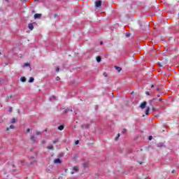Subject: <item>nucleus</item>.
Masks as SVG:
<instances>
[{"instance_id":"nucleus-36","label":"nucleus","mask_w":179,"mask_h":179,"mask_svg":"<svg viewBox=\"0 0 179 179\" xmlns=\"http://www.w3.org/2000/svg\"><path fill=\"white\" fill-rule=\"evenodd\" d=\"M65 173H67L68 172V169H65Z\"/></svg>"},{"instance_id":"nucleus-18","label":"nucleus","mask_w":179,"mask_h":179,"mask_svg":"<svg viewBox=\"0 0 179 179\" xmlns=\"http://www.w3.org/2000/svg\"><path fill=\"white\" fill-rule=\"evenodd\" d=\"M33 82H34V78H32V77L29 78V83H33Z\"/></svg>"},{"instance_id":"nucleus-23","label":"nucleus","mask_w":179,"mask_h":179,"mask_svg":"<svg viewBox=\"0 0 179 179\" xmlns=\"http://www.w3.org/2000/svg\"><path fill=\"white\" fill-rule=\"evenodd\" d=\"M24 66H30V64H29V63H25V64H24Z\"/></svg>"},{"instance_id":"nucleus-14","label":"nucleus","mask_w":179,"mask_h":179,"mask_svg":"<svg viewBox=\"0 0 179 179\" xmlns=\"http://www.w3.org/2000/svg\"><path fill=\"white\" fill-rule=\"evenodd\" d=\"M115 69H116V71H117V72H121V71H122V69H121V67H118L117 66H115Z\"/></svg>"},{"instance_id":"nucleus-26","label":"nucleus","mask_w":179,"mask_h":179,"mask_svg":"<svg viewBox=\"0 0 179 179\" xmlns=\"http://www.w3.org/2000/svg\"><path fill=\"white\" fill-rule=\"evenodd\" d=\"M103 76H105V78H107V76H108V75L107 74V73H103Z\"/></svg>"},{"instance_id":"nucleus-30","label":"nucleus","mask_w":179,"mask_h":179,"mask_svg":"<svg viewBox=\"0 0 179 179\" xmlns=\"http://www.w3.org/2000/svg\"><path fill=\"white\" fill-rule=\"evenodd\" d=\"M8 111H9L10 113H12V107H10V108H9Z\"/></svg>"},{"instance_id":"nucleus-25","label":"nucleus","mask_w":179,"mask_h":179,"mask_svg":"<svg viewBox=\"0 0 179 179\" xmlns=\"http://www.w3.org/2000/svg\"><path fill=\"white\" fill-rule=\"evenodd\" d=\"M119 136H120V134H117V136L115 137V141H118V137H119Z\"/></svg>"},{"instance_id":"nucleus-39","label":"nucleus","mask_w":179,"mask_h":179,"mask_svg":"<svg viewBox=\"0 0 179 179\" xmlns=\"http://www.w3.org/2000/svg\"><path fill=\"white\" fill-rule=\"evenodd\" d=\"M127 37H129V35H127Z\"/></svg>"},{"instance_id":"nucleus-34","label":"nucleus","mask_w":179,"mask_h":179,"mask_svg":"<svg viewBox=\"0 0 179 179\" xmlns=\"http://www.w3.org/2000/svg\"><path fill=\"white\" fill-rule=\"evenodd\" d=\"M27 132L29 134V132H30V129H27Z\"/></svg>"},{"instance_id":"nucleus-29","label":"nucleus","mask_w":179,"mask_h":179,"mask_svg":"<svg viewBox=\"0 0 179 179\" xmlns=\"http://www.w3.org/2000/svg\"><path fill=\"white\" fill-rule=\"evenodd\" d=\"M123 134H125V132H127V129H124L122 131Z\"/></svg>"},{"instance_id":"nucleus-17","label":"nucleus","mask_w":179,"mask_h":179,"mask_svg":"<svg viewBox=\"0 0 179 179\" xmlns=\"http://www.w3.org/2000/svg\"><path fill=\"white\" fill-rule=\"evenodd\" d=\"M166 64H167V62H162L159 63L158 65H159V66H163Z\"/></svg>"},{"instance_id":"nucleus-41","label":"nucleus","mask_w":179,"mask_h":179,"mask_svg":"<svg viewBox=\"0 0 179 179\" xmlns=\"http://www.w3.org/2000/svg\"><path fill=\"white\" fill-rule=\"evenodd\" d=\"M172 173H174V171H173Z\"/></svg>"},{"instance_id":"nucleus-27","label":"nucleus","mask_w":179,"mask_h":179,"mask_svg":"<svg viewBox=\"0 0 179 179\" xmlns=\"http://www.w3.org/2000/svg\"><path fill=\"white\" fill-rule=\"evenodd\" d=\"M152 138H153V137H152V136H150L148 137L149 141H152Z\"/></svg>"},{"instance_id":"nucleus-5","label":"nucleus","mask_w":179,"mask_h":179,"mask_svg":"<svg viewBox=\"0 0 179 179\" xmlns=\"http://www.w3.org/2000/svg\"><path fill=\"white\" fill-rule=\"evenodd\" d=\"M95 6L96 8H100L101 6V1H97L95 2Z\"/></svg>"},{"instance_id":"nucleus-35","label":"nucleus","mask_w":179,"mask_h":179,"mask_svg":"<svg viewBox=\"0 0 179 179\" xmlns=\"http://www.w3.org/2000/svg\"><path fill=\"white\" fill-rule=\"evenodd\" d=\"M162 100H163V99H162V98L159 99V101H162Z\"/></svg>"},{"instance_id":"nucleus-16","label":"nucleus","mask_w":179,"mask_h":179,"mask_svg":"<svg viewBox=\"0 0 179 179\" xmlns=\"http://www.w3.org/2000/svg\"><path fill=\"white\" fill-rule=\"evenodd\" d=\"M157 148H163L164 146V144L163 143H159L157 145Z\"/></svg>"},{"instance_id":"nucleus-19","label":"nucleus","mask_w":179,"mask_h":179,"mask_svg":"<svg viewBox=\"0 0 179 179\" xmlns=\"http://www.w3.org/2000/svg\"><path fill=\"white\" fill-rule=\"evenodd\" d=\"M96 61L97 62H101V57L100 56L96 57Z\"/></svg>"},{"instance_id":"nucleus-2","label":"nucleus","mask_w":179,"mask_h":179,"mask_svg":"<svg viewBox=\"0 0 179 179\" xmlns=\"http://www.w3.org/2000/svg\"><path fill=\"white\" fill-rule=\"evenodd\" d=\"M146 104H148V102L143 101V103H141L140 108H141V110H143V108H146Z\"/></svg>"},{"instance_id":"nucleus-37","label":"nucleus","mask_w":179,"mask_h":179,"mask_svg":"<svg viewBox=\"0 0 179 179\" xmlns=\"http://www.w3.org/2000/svg\"><path fill=\"white\" fill-rule=\"evenodd\" d=\"M151 87H152V88L155 87V85H152L151 86Z\"/></svg>"},{"instance_id":"nucleus-15","label":"nucleus","mask_w":179,"mask_h":179,"mask_svg":"<svg viewBox=\"0 0 179 179\" xmlns=\"http://www.w3.org/2000/svg\"><path fill=\"white\" fill-rule=\"evenodd\" d=\"M10 124H15L16 122V119L15 117H13L10 121Z\"/></svg>"},{"instance_id":"nucleus-8","label":"nucleus","mask_w":179,"mask_h":179,"mask_svg":"<svg viewBox=\"0 0 179 179\" xmlns=\"http://www.w3.org/2000/svg\"><path fill=\"white\" fill-rule=\"evenodd\" d=\"M9 129H15V126L13 124H11L10 127H7L6 129V131H9Z\"/></svg>"},{"instance_id":"nucleus-4","label":"nucleus","mask_w":179,"mask_h":179,"mask_svg":"<svg viewBox=\"0 0 179 179\" xmlns=\"http://www.w3.org/2000/svg\"><path fill=\"white\" fill-rule=\"evenodd\" d=\"M81 128H82V129H87L90 128V124H83V125H81Z\"/></svg>"},{"instance_id":"nucleus-6","label":"nucleus","mask_w":179,"mask_h":179,"mask_svg":"<svg viewBox=\"0 0 179 179\" xmlns=\"http://www.w3.org/2000/svg\"><path fill=\"white\" fill-rule=\"evenodd\" d=\"M34 19H40L41 17V14L36 13L34 15Z\"/></svg>"},{"instance_id":"nucleus-31","label":"nucleus","mask_w":179,"mask_h":179,"mask_svg":"<svg viewBox=\"0 0 179 179\" xmlns=\"http://www.w3.org/2000/svg\"><path fill=\"white\" fill-rule=\"evenodd\" d=\"M75 145H79V141H76L75 142Z\"/></svg>"},{"instance_id":"nucleus-28","label":"nucleus","mask_w":179,"mask_h":179,"mask_svg":"<svg viewBox=\"0 0 179 179\" xmlns=\"http://www.w3.org/2000/svg\"><path fill=\"white\" fill-rule=\"evenodd\" d=\"M145 94H147V96H150V92H146Z\"/></svg>"},{"instance_id":"nucleus-21","label":"nucleus","mask_w":179,"mask_h":179,"mask_svg":"<svg viewBox=\"0 0 179 179\" xmlns=\"http://www.w3.org/2000/svg\"><path fill=\"white\" fill-rule=\"evenodd\" d=\"M41 134H43L41 131H36V135H37V136L41 135Z\"/></svg>"},{"instance_id":"nucleus-32","label":"nucleus","mask_w":179,"mask_h":179,"mask_svg":"<svg viewBox=\"0 0 179 179\" xmlns=\"http://www.w3.org/2000/svg\"><path fill=\"white\" fill-rule=\"evenodd\" d=\"M56 71L57 72H59V67H57Z\"/></svg>"},{"instance_id":"nucleus-11","label":"nucleus","mask_w":179,"mask_h":179,"mask_svg":"<svg viewBox=\"0 0 179 179\" xmlns=\"http://www.w3.org/2000/svg\"><path fill=\"white\" fill-rule=\"evenodd\" d=\"M156 99H157V98H153L152 99L149 101L150 106H153V101H155V100H156Z\"/></svg>"},{"instance_id":"nucleus-22","label":"nucleus","mask_w":179,"mask_h":179,"mask_svg":"<svg viewBox=\"0 0 179 179\" xmlns=\"http://www.w3.org/2000/svg\"><path fill=\"white\" fill-rule=\"evenodd\" d=\"M20 163L21 166H23V164H24V161L21 160V161L20 162Z\"/></svg>"},{"instance_id":"nucleus-10","label":"nucleus","mask_w":179,"mask_h":179,"mask_svg":"<svg viewBox=\"0 0 179 179\" xmlns=\"http://www.w3.org/2000/svg\"><path fill=\"white\" fill-rule=\"evenodd\" d=\"M47 149H48V150H54V145H50L47 147Z\"/></svg>"},{"instance_id":"nucleus-13","label":"nucleus","mask_w":179,"mask_h":179,"mask_svg":"<svg viewBox=\"0 0 179 179\" xmlns=\"http://www.w3.org/2000/svg\"><path fill=\"white\" fill-rule=\"evenodd\" d=\"M28 27H29V30H33L34 29L33 24H29Z\"/></svg>"},{"instance_id":"nucleus-9","label":"nucleus","mask_w":179,"mask_h":179,"mask_svg":"<svg viewBox=\"0 0 179 179\" xmlns=\"http://www.w3.org/2000/svg\"><path fill=\"white\" fill-rule=\"evenodd\" d=\"M31 141L32 142H36V136L33 134H31Z\"/></svg>"},{"instance_id":"nucleus-33","label":"nucleus","mask_w":179,"mask_h":179,"mask_svg":"<svg viewBox=\"0 0 179 179\" xmlns=\"http://www.w3.org/2000/svg\"><path fill=\"white\" fill-rule=\"evenodd\" d=\"M152 111H155V110H156V108L152 107Z\"/></svg>"},{"instance_id":"nucleus-1","label":"nucleus","mask_w":179,"mask_h":179,"mask_svg":"<svg viewBox=\"0 0 179 179\" xmlns=\"http://www.w3.org/2000/svg\"><path fill=\"white\" fill-rule=\"evenodd\" d=\"M75 173H79V167L78 166H73L72 169V171L71 174H75Z\"/></svg>"},{"instance_id":"nucleus-20","label":"nucleus","mask_w":179,"mask_h":179,"mask_svg":"<svg viewBox=\"0 0 179 179\" xmlns=\"http://www.w3.org/2000/svg\"><path fill=\"white\" fill-rule=\"evenodd\" d=\"M20 80H21V82H26V78L25 77H21Z\"/></svg>"},{"instance_id":"nucleus-7","label":"nucleus","mask_w":179,"mask_h":179,"mask_svg":"<svg viewBox=\"0 0 179 179\" xmlns=\"http://www.w3.org/2000/svg\"><path fill=\"white\" fill-rule=\"evenodd\" d=\"M64 127L65 126H64V124H62L57 127V129H59V131H64Z\"/></svg>"},{"instance_id":"nucleus-42","label":"nucleus","mask_w":179,"mask_h":179,"mask_svg":"<svg viewBox=\"0 0 179 179\" xmlns=\"http://www.w3.org/2000/svg\"><path fill=\"white\" fill-rule=\"evenodd\" d=\"M0 55H1V50H0Z\"/></svg>"},{"instance_id":"nucleus-38","label":"nucleus","mask_w":179,"mask_h":179,"mask_svg":"<svg viewBox=\"0 0 179 179\" xmlns=\"http://www.w3.org/2000/svg\"><path fill=\"white\" fill-rule=\"evenodd\" d=\"M100 44L102 45V44H103V41H101V42H100Z\"/></svg>"},{"instance_id":"nucleus-12","label":"nucleus","mask_w":179,"mask_h":179,"mask_svg":"<svg viewBox=\"0 0 179 179\" xmlns=\"http://www.w3.org/2000/svg\"><path fill=\"white\" fill-rule=\"evenodd\" d=\"M150 111V108L148 107L145 110V115H149V112Z\"/></svg>"},{"instance_id":"nucleus-40","label":"nucleus","mask_w":179,"mask_h":179,"mask_svg":"<svg viewBox=\"0 0 179 179\" xmlns=\"http://www.w3.org/2000/svg\"><path fill=\"white\" fill-rule=\"evenodd\" d=\"M157 92H159V88L157 89Z\"/></svg>"},{"instance_id":"nucleus-3","label":"nucleus","mask_w":179,"mask_h":179,"mask_svg":"<svg viewBox=\"0 0 179 179\" xmlns=\"http://www.w3.org/2000/svg\"><path fill=\"white\" fill-rule=\"evenodd\" d=\"M54 164H61L62 163V161L58 158L53 161Z\"/></svg>"},{"instance_id":"nucleus-24","label":"nucleus","mask_w":179,"mask_h":179,"mask_svg":"<svg viewBox=\"0 0 179 179\" xmlns=\"http://www.w3.org/2000/svg\"><path fill=\"white\" fill-rule=\"evenodd\" d=\"M56 80L58 82L59 80H61V78H59V76L56 77Z\"/></svg>"}]
</instances>
